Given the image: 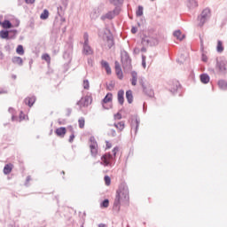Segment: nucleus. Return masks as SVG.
<instances>
[{"instance_id": "25", "label": "nucleus", "mask_w": 227, "mask_h": 227, "mask_svg": "<svg viewBox=\"0 0 227 227\" xmlns=\"http://www.w3.org/2000/svg\"><path fill=\"white\" fill-rule=\"evenodd\" d=\"M12 164H6L4 168V175H10V173H12Z\"/></svg>"}, {"instance_id": "23", "label": "nucleus", "mask_w": 227, "mask_h": 227, "mask_svg": "<svg viewBox=\"0 0 227 227\" xmlns=\"http://www.w3.org/2000/svg\"><path fill=\"white\" fill-rule=\"evenodd\" d=\"M49 19V11L47 9H44L43 12L40 15L41 20H47Z\"/></svg>"}, {"instance_id": "21", "label": "nucleus", "mask_w": 227, "mask_h": 227, "mask_svg": "<svg viewBox=\"0 0 227 227\" xmlns=\"http://www.w3.org/2000/svg\"><path fill=\"white\" fill-rule=\"evenodd\" d=\"M101 65L105 68V70L106 71V74L108 75H110V74H111V67H109V63H107V61H102Z\"/></svg>"}, {"instance_id": "33", "label": "nucleus", "mask_w": 227, "mask_h": 227, "mask_svg": "<svg viewBox=\"0 0 227 227\" xmlns=\"http://www.w3.org/2000/svg\"><path fill=\"white\" fill-rule=\"evenodd\" d=\"M101 208H107L109 207V200L106 199L102 203H101Z\"/></svg>"}, {"instance_id": "18", "label": "nucleus", "mask_w": 227, "mask_h": 227, "mask_svg": "<svg viewBox=\"0 0 227 227\" xmlns=\"http://www.w3.org/2000/svg\"><path fill=\"white\" fill-rule=\"evenodd\" d=\"M131 84L136 86L137 84V73L136 71L131 72Z\"/></svg>"}, {"instance_id": "41", "label": "nucleus", "mask_w": 227, "mask_h": 227, "mask_svg": "<svg viewBox=\"0 0 227 227\" xmlns=\"http://www.w3.org/2000/svg\"><path fill=\"white\" fill-rule=\"evenodd\" d=\"M114 120H121V114L118 113L114 114Z\"/></svg>"}, {"instance_id": "12", "label": "nucleus", "mask_w": 227, "mask_h": 227, "mask_svg": "<svg viewBox=\"0 0 227 227\" xmlns=\"http://www.w3.org/2000/svg\"><path fill=\"white\" fill-rule=\"evenodd\" d=\"M114 126L118 130V132H122V130L125 129V121H121L119 122H115Z\"/></svg>"}, {"instance_id": "19", "label": "nucleus", "mask_w": 227, "mask_h": 227, "mask_svg": "<svg viewBox=\"0 0 227 227\" xmlns=\"http://www.w3.org/2000/svg\"><path fill=\"white\" fill-rule=\"evenodd\" d=\"M174 36L177 39V40H184L185 38V35L184 34H182V32L180 30H176V32H174Z\"/></svg>"}, {"instance_id": "4", "label": "nucleus", "mask_w": 227, "mask_h": 227, "mask_svg": "<svg viewBox=\"0 0 227 227\" xmlns=\"http://www.w3.org/2000/svg\"><path fill=\"white\" fill-rule=\"evenodd\" d=\"M104 109H111L113 107V94L107 93L101 102Z\"/></svg>"}, {"instance_id": "13", "label": "nucleus", "mask_w": 227, "mask_h": 227, "mask_svg": "<svg viewBox=\"0 0 227 227\" xmlns=\"http://www.w3.org/2000/svg\"><path fill=\"white\" fill-rule=\"evenodd\" d=\"M12 62L13 65H18L19 67H22V65H24V60L20 57H12Z\"/></svg>"}, {"instance_id": "38", "label": "nucleus", "mask_w": 227, "mask_h": 227, "mask_svg": "<svg viewBox=\"0 0 227 227\" xmlns=\"http://www.w3.org/2000/svg\"><path fill=\"white\" fill-rule=\"evenodd\" d=\"M113 4H121L123 3V0H110Z\"/></svg>"}, {"instance_id": "57", "label": "nucleus", "mask_w": 227, "mask_h": 227, "mask_svg": "<svg viewBox=\"0 0 227 227\" xmlns=\"http://www.w3.org/2000/svg\"><path fill=\"white\" fill-rule=\"evenodd\" d=\"M8 47H10V46H9V45H8V46H5V49L8 48Z\"/></svg>"}, {"instance_id": "54", "label": "nucleus", "mask_w": 227, "mask_h": 227, "mask_svg": "<svg viewBox=\"0 0 227 227\" xmlns=\"http://www.w3.org/2000/svg\"><path fill=\"white\" fill-rule=\"evenodd\" d=\"M139 127V122L137 121V129Z\"/></svg>"}, {"instance_id": "56", "label": "nucleus", "mask_w": 227, "mask_h": 227, "mask_svg": "<svg viewBox=\"0 0 227 227\" xmlns=\"http://www.w3.org/2000/svg\"><path fill=\"white\" fill-rule=\"evenodd\" d=\"M50 134H52V129L51 130Z\"/></svg>"}, {"instance_id": "48", "label": "nucleus", "mask_w": 227, "mask_h": 227, "mask_svg": "<svg viewBox=\"0 0 227 227\" xmlns=\"http://www.w3.org/2000/svg\"><path fill=\"white\" fill-rule=\"evenodd\" d=\"M28 182H31V176H28L27 177L25 185H27V183H28Z\"/></svg>"}, {"instance_id": "31", "label": "nucleus", "mask_w": 227, "mask_h": 227, "mask_svg": "<svg viewBox=\"0 0 227 227\" xmlns=\"http://www.w3.org/2000/svg\"><path fill=\"white\" fill-rule=\"evenodd\" d=\"M217 52H223L224 51V47L223 46V42L218 41L216 46Z\"/></svg>"}, {"instance_id": "53", "label": "nucleus", "mask_w": 227, "mask_h": 227, "mask_svg": "<svg viewBox=\"0 0 227 227\" xmlns=\"http://www.w3.org/2000/svg\"><path fill=\"white\" fill-rule=\"evenodd\" d=\"M55 134L58 135V129H55Z\"/></svg>"}, {"instance_id": "27", "label": "nucleus", "mask_w": 227, "mask_h": 227, "mask_svg": "<svg viewBox=\"0 0 227 227\" xmlns=\"http://www.w3.org/2000/svg\"><path fill=\"white\" fill-rule=\"evenodd\" d=\"M16 52L20 56H24V46H22L21 44L18 45V47L16 49Z\"/></svg>"}, {"instance_id": "40", "label": "nucleus", "mask_w": 227, "mask_h": 227, "mask_svg": "<svg viewBox=\"0 0 227 227\" xmlns=\"http://www.w3.org/2000/svg\"><path fill=\"white\" fill-rule=\"evenodd\" d=\"M118 152H119V149H118V147H114V149H113V153H114V157H116V153H118Z\"/></svg>"}, {"instance_id": "15", "label": "nucleus", "mask_w": 227, "mask_h": 227, "mask_svg": "<svg viewBox=\"0 0 227 227\" xmlns=\"http://www.w3.org/2000/svg\"><path fill=\"white\" fill-rule=\"evenodd\" d=\"M125 95V91L123 90H119L117 97H118V102L119 104H121V106H123V102H125V98H123V96Z\"/></svg>"}, {"instance_id": "6", "label": "nucleus", "mask_w": 227, "mask_h": 227, "mask_svg": "<svg viewBox=\"0 0 227 227\" xmlns=\"http://www.w3.org/2000/svg\"><path fill=\"white\" fill-rule=\"evenodd\" d=\"M114 157L111 153H106L101 157V162L105 166H112Z\"/></svg>"}, {"instance_id": "22", "label": "nucleus", "mask_w": 227, "mask_h": 227, "mask_svg": "<svg viewBox=\"0 0 227 227\" xmlns=\"http://www.w3.org/2000/svg\"><path fill=\"white\" fill-rule=\"evenodd\" d=\"M126 98L129 104H132V102L134 101V96L132 95V90H128L126 92Z\"/></svg>"}, {"instance_id": "46", "label": "nucleus", "mask_w": 227, "mask_h": 227, "mask_svg": "<svg viewBox=\"0 0 227 227\" xmlns=\"http://www.w3.org/2000/svg\"><path fill=\"white\" fill-rule=\"evenodd\" d=\"M4 93H8V90H4V89H1L0 90V95H3Z\"/></svg>"}, {"instance_id": "14", "label": "nucleus", "mask_w": 227, "mask_h": 227, "mask_svg": "<svg viewBox=\"0 0 227 227\" xmlns=\"http://www.w3.org/2000/svg\"><path fill=\"white\" fill-rule=\"evenodd\" d=\"M35 102H36V98L32 97V98H25V104L28 106V107H32V106L35 104Z\"/></svg>"}, {"instance_id": "29", "label": "nucleus", "mask_w": 227, "mask_h": 227, "mask_svg": "<svg viewBox=\"0 0 227 227\" xmlns=\"http://www.w3.org/2000/svg\"><path fill=\"white\" fill-rule=\"evenodd\" d=\"M218 86H219V88H221V90H226L227 82L224 80H220L218 82Z\"/></svg>"}, {"instance_id": "3", "label": "nucleus", "mask_w": 227, "mask_h": 227, "mask_svg": "<svg viewBox=\"0 0 227 227\" xmlns=\"http://www.w3.org/2000/svg\"><path fill=\"white\" fill-rule=\"evenodd\" d=\"M211 15L212 13L210 12V9H204L200 16L198 17L199 26H204L205 22H207V20L210 19Z\"/></svg>"}, {"instance_id": "43", "label": "nucleus", "mask_w": 227, "mask_h": 227, "mask_svg": "<svg viewBox=\"0 0 227 227\" xmlns=\"http://www.w3.org/2000/svg\"><path fill=\"white\" fill-rule=\"evenodd\" d=\"M20 120L22 121V120H26V115L24 114V113L20 112Z\"/></svg>"}, {"instance_id": "35", "label": "nucleus", "mask_w": 227, "mask_h": 227, "mask_svg": "<svg viewBox=\"0 0 227 227\" xmlns=\"http://www.w3.org/2000/svg\"><path fill=\"white\" fill-rule=\"evenodd\" d=\"M82 86H83L84 90H90V82L88 80H84Z\"/></svg>"}, {"instance_id": "37", "label": "nucleus", "mask_w": 227, "mask_h": 227, "mask_svg": "<svg viewBox=\"0 0 227 227\" xmlns=\"http://www.w3.org/2000/svg\"><path fill=\"white\" fill-rule=\"evenodd\" d=\"M83 39H84V44L90 43L89 35H88L87 33H85V34L83 35Z\"/></svg>"}, {"instance_id": "7", "label": "nucleus", "mask_w": 227, "mask_h": 227, "mask_svg": "<svg viewBox=\"0 0 227 227\" xmlns=\"http://www.w3.org/2000/svg\"><path fill=\"white\" fill-rule=\"evenodd\" d=\"M104 45L107 47V49H111L113 45H114V40L113 39V35L109 34L108 35L104 37Z\"/></svg>"}, {"instance_id": "11", "label": "nucleus", "mask_w": 227, "mask_h": 227, "mask_svg": "<svg viewBox=\"0 0 227 227\" xmlns=\"http://www.w3.org/2000/svg\"><path fill=\"white\" fill-rule=\"evenodd\" d=\"M83 54H85V56H91V54H93V50L89 43L83 44Z\"/></svg>"}, {"instance_id": "20", "label": "nucleus", "mask_w": 227, "mask_h": 227, "mask_svg": "<svg viewBox=\"0 0 227 227\" xmlns=\"http://www.w3.org/2000/svg\"><path fill=\"white\" fill-rule=\"evenodd\" d=\"M200 81L203 82V84H208L210 82V76L208 74H201L200 75Z\"/></svg>"}, {"instance_id": "17", "label": "nucleus", "mask_w": 227, "mask_h": 227, "mask_svg": "<svg viewBox=\"0 0 227 227\" xmlns=\"http://www.w3.org/2000/svg\"><path fill=\"white\" fill-rule=\"evenodd\" d=\"M217 67L220 70V72H225V70H227V63L224 61H220L217 64Z\"/></svg>"}, {"instance_id": "39", "label": "nucleus", "mask_w": 227, "mask_h": 227, "mask_svg": "<svg viewBox=\"0 0 227 227\" xmlns=\"http://www.w3.org/2000/svg\"><path fill=\"white\" fill-rule=\"evenodd\" d=\"M108 134L109 136H112L113 137H114V136H116V131L114 129H109Z\"/></svg>"}, {"instance_id": "50", "label": "nucleus", "mask_w": 227, "mask_h": 227, "mask_svg": "<svg viewBox=\"0 0 227 227\" xmlns=\"http://www.w3.org/2000/svg\"><path fill=\"white\" fill-rule=\"evenodd\" d=\"M98 227H106V224L100 223V224L98 225Z\"/></svg>"}, {"instance_id": "51", "label": "nucleus", "mask_w": 227, "mask_h": 227, "mask_svg": "<svg viewBox=\"0 0 227 227\" xmlns=\"http://www.w3.org/2000/svg\"><path fill=\"white\" fill-rule=\"evenodd\" d=\"M12 79H17V75L12 74Z\"/></svg>"}, {"instance_id": "2", "label": "nucleus", "mask_w": 227, "mask_h": 227, "mask_svg": "<svg viewBox=\"0 0 227 227\" xmlns=\"http://www.w3.org/2000/svg\"><path fill=\"white\" fill-rule=\"evenodd\" d=\"M89 147L92 157H97L98 155V144L97 143L95 137H90Z\"/></svg>"}, {"instance_id": "10", "label": "nucleus", "mask_w": 227, "mask_h": 227, "mask_svg": "<svg viewBox=\"0 0 227 227\" xmlns=\"http://www.w3.org/2000/svg\"><path fill=\"white\" fill-rule=\"evenodd\" d=\"M143 42H146L151 47H153L154 45H159V40L153 37H150L149 39H144Z\"/></svg>"}, {"instance_id": "49", "label": "nucleus", "mask_w": 227, "mask_h": 227, "mask_svg": "<svg viewBox=\"0 0 227 227\" xmlns=\"http://www.w3.org/2000/svg\"><path fill=\"white\" fill-rule=\"evenodd\" d=\"M143 80H140V82H141V84H142V86H143V88H144V91H145V93H146V87H145V85L143 84V82H142Z\"/></svg>"}, {"instance_id": "47", "label": "nucleus", "mask_w": 227, "mask_h": 227, "mask_svg": "<svg viewBox=\"0 0 227 227\" xmlns=\"http://www.w3.org/2000/svg\"><path fill=\"white\" fill-rule=\"evenodd\" d=\"M131 33H133V35H136V33H137V28L132 27L131 28Z\"/></svg>"}, {"instance_id": "36", "label": "nucleus", "mask_w": 227, "mask_h": 227, "mask_svg": "<svg viewBox=\"0 0 227 227\" xmlns=\"http://www.w3.org/2000/svg\"><path fill=\"white\" fill-rule=\"evenodd\" d=\"M104 180H105L106 185L107 186L111 185V177H109V176H106Z\"/></svg>"}, {"instance_id": "44", "label": "nucleus", "mask_w": 227, "mask_h": 227, "mask_svg": "<svg viewBox=\"0 0 227 227\" xmlns=\"http://www.w3.org/2000/svg\"><path fill=\"white\" fill-rule=\"evenodd\" d=\"M106 149L107 150H109V148H111L113 146V145L109 141H106Z\"/></svg>"}, {"instance_id": "34", "label": "nucleus", "mask_w": 227, "mask_h": 227, "mask_svg": "<svg viewBox=\"0 0 227 227\" xmlns=\"http://www.w3.org/2000/svg\"><path fill=\"white\" fill-rule=\"evenodd\" d=\"M9 113H11V114H12V121H15V120H17V117H15V115H13V113H15V109L10 107V108H9Z\"/></svg>"}, {"instance_id": "28", "label": "nucleus", "mask_w": 227, "mask_h": 227, "mask_svg": "<svg viewBox=\"0 0 227 227\" xmlns=\"http://www.w3.org/2000/svg\"><path fill=\"white\" fill-rule=\"evenodd\" d=\"M78 125L80 129H84V125H86V120L84 119V117H81L78 120Z\"/></svg>"}, {"instance_id": "32", "label": "nucleus", "mask_w": 227, "mask_h": 227, "mask_svg": "<svg viewBox=\"0 0 227 227\" xmlns=\"http://www.w3.org/2000/svg\"><path fill=\"white\" fill-rule=\"evenodd\" d=\"M137 17H143V6L139 5L136 12Z\"/></svg>"}, {"instance_id": "5", "label": "nucleus", "mask_w": 227, "mask_h": 227, "mask_svg": "<svg viewBox=\"0 0 227 227\" xmlns=\"http://www.w3.org/2000/svg\"><path fill=\"white\" fill-rule=\"evenodd\" d=\"M91 102H93L91 96L87 95L82 98L77 104L80 107H88V106H90Z\"/></svg>"}, {"instance_id": "52", "label": "nucleus", "mask_w": 227, "mask_h": 227, "mask_svg": "<svg viewBox=\"0 0 227 227\" xmlns=\"http://www.w3.org/2000/svg\"><path fill=\"white\" fill-rule=\"evenodd\" d=\"M202 60L207 61V58L203 57Z\"/></svg>"}, {"instance_id": "1", "label": "nucleus", "mask_w": 227, "mask_h": 227, "mask_svg": "<svg viewBox=\"0 0 227 227\" xmlns=\"http://www.w3.org/2000/svg\"><path fill=\"white\" fill-rule=\"evenodd\" d=\"M129 205L130 192L129 191V186L125 184H121L116 191L113 208L116 212H120V210H121V207L123 208H127Z\"/></svg>"}, {"instance_id": "30", "label": "nucleus", "mask_w": 227, "mask_h": 227, "mask_svg": "<svg viewBox=\"0 0 227 227\" xmlns=\"http://www.w3.org/2000/svg\"><path fill=\"white\" fill-rule=\"evenodd\" d=\"M42 59H43L45 62H47L48 65H51V56H49V54H47V53L43 54Z\"/></svg>"}, {"instance_id": "16", "label": "nucleus", "mask_w": 227, "mask_h": 227, "mask_svg": "<svg viewBox=\"0 0 227 227\" xmlns=\"http://www.w3.org/2000/svg\"><path fill=\"white\" fill-rule=\"evenodd\" d=\"M0 26H2L4 29H10L12 28V22H10L8 20H5L3 22L0 21Z\"/></svg>"}, {"instance_id": "55", "label": "nucleus", "mask_w": 227, "mask_h": 227, "mask_svg": "<svg viewBox=\"0 0 227 227\" xmlns=\"http://www.w3.org/2000/svg\"><path fill=\"white\" fill-rule=\"evenodd\" d=\"M194 6H198V4H196V2H194Z\"/></svg>"}, {"instance_id": "45", "label": "nucleus", "mask_w": 227, "mask_h": 227, "mask_svg": "<svg viewBox=\"0 0 227 227\" xmlns=\"http://www.w3.org/2000/svg\"><path fill=\"white\" fill-rule=\"evenodd\" d=\"M35 0H25L27 4H34Z\"/></svg>"}, {"instance_id": "9", "label": "nucleus", "mask_w": 227, "mask_h": 227, "mask_svg": "<svg viewBox=\"0 0 227 227\" xmlns=\"http://www.w3.org/2000/svg\"><path fill=\"white\" fill-rule=\"evenodd\" d=\"M115 74L118 79H123V71H121V67H120V64H118V62L115 63Z\"/></svg>"}, {"instance_id": "24", "label": "nucleus", "mask_w": 227, "mask_h": 227, "mask_svg": "<svg viewBox=\"0 0 227 227\" xmlns=\"http://www.w3.org/2000/svg\"><path fill=\"white\" fill-rule=\"evenodd\" d=\"M8 36H10V33L8 32V30L0 31V38H2L3 40H6Z\"/></svg>"}, {"instance_id": "26", "label": "nucleus", "mask_w": 227, "mask_h": 227, "mask_svg": "<svg viewBox=\"0 0 227 227\" xmlns=\"http://www.w3.org/2000/svg\"><path fill=\"white\" fill-rule=\"evenodd\" d=\"M65 134H67V129L66 128L61 127L58 129V136L59 137H65Z\"/></svg>"}, {"instance_id": "8", "label": "nucleus", "mask_w": 227, "mask_h": 227, "mask_svg": "<svg viewBox=\"0 0 227 227\" xmlns=\"http://www.w3.org/2000/svg\"><path fill=\"white\" fill-rule=\"evenodd\" d=\"M168 86H169L170 91L172 93H175V91L178 90V86H180V83L178 82V81H172V82H169Z\"/></svg>"}, {"instance_id": "42", "label": "nucleus", "mask_w": 227, "mask_h": 227, "mask_svg": "<svg viewBox=\"0 0 227 227\" xmlns=\"http://www.w3.org/2000/svg\"><path fill=\"white\" fill-rule=\"evenodd\" d=\"M74 139H75V135L72 134L69 137V143H74Z\"/></svg>"}]
</instances>
